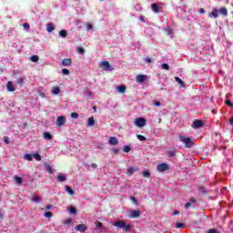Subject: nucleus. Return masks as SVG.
Returning <instances> with one entry per match:
<instances>
[{"instance_id": "f257e3e1", "label": "nucleus", "mask_w": 233, "mask_h": 233, "mask_svg": "<svg viewBox=\"0 0 233 233\" xmlns=\"http://www.w3.org/2000/svg\"><path fill=\"white\" fill-rule=\"evenodd\" d=\"M113 227H116L117 228H122L124 232H128V230L132 228V226L127 224L124 220H118L116 222H114Z\"/></svg>"}, {"instance_id": "f03ea898", "label": "nucleus", "mask_w": 233, "mask_h": 233, "mask_svg": "<svg viewBox=\"0 0 233 233\" xmlns=\"http://www.w3.org/2000/svg\"><path fill=\"white\" fill-rule=\"evenodd\" d=\"M179 141H181V143H184L186 148H192V147H194V142L188 137L180 136Z\"/></svg>"}, {"instance_id": "7ed1b4c3", "label": "nucleus", "mask_w": 233, "mask_h": 233, "mask_svg": "<svg viewBox=\"0 0 233 233\" xmlns=\"http://www.w3.org/2000/svg\"><path fill=\"white\" fill-rule=\"evenodd\" d=\"M99 68L105 70L106 72H112L114 67L111 66L110 62L105 60L99 63Z\"/></svg>"}, {"instance_id": "20e7f679", "label": "nucleus", "mask_w": 233, "mask_h": 233, "mask_svg": "<svg viewBox=\"0 0 233 233\" xmlns=\"http://www.w3.org/2000/svg\"><path fill=\"white\" fill-rule=\"evenodd\" d=\"M157 170V172H167V170H170V166L167 163L158 164Z\"/></svg>"}, {"instance_id": "39448f33", "label": "nucleus", "mask_w": 233, "mask_h": 233, "mask_svg": "<svg viewBox=\"0 0 233 233\" xmlns=\"http://www.w3.org/2000/svg\"><path fill=\"white\" fill-rule=\"evenodd\" d=\"M136 127H138L139 128L145 127L147 125V119L143 117H137L135 121Z\"/></svg>"}, {"instance_id": "423d86ee", "label": "nucleus", "mask_w": 233, "mask_h": 233, "mask_svg": "<svg viewBox=\"0 0 233 233\" xmlns=\"http://www.w3.org/2000/svg\"><path fill=\"white\" fill-rule=\"evenodd\" d=\"M66 123V117L65 116H57L56 118V125L57 127H63Z\"/></svg>"}, {"instance_id": "0eeeda50", "label": "nucleus", "mask_w": 233, "mask_h": 233, "mask_svg": "<svg viewBox=\"0 0 233 233\" xmlns=\"http://www.w3.org/2000/svg\"><path fill=\"white\" fill-rule=\"evenodd\" d=\"M88 227H86V225L85 224H79L77 226L75 227V230H76V232H86Z\"/></svg>"}, {"instance_id": "6e6552de", "label": "nucleus", "mask_w": 233, "mask_h": 233, "mask_svg": "<svg viewBox=\"0 0 233 233\" xmlns=\"http://www.w3.org/2000/svg\"><path fill=\"white\" fill-rule=\"evenodd\" d=\"M205 126L203 120H194L192 124V128H201Z\"/></svg>"}, {"instance_id": "1a4fd4ad", "label": "nucleus", "mask_w": 233, "mask_h": 233, "mask_svg": "<svg viewBox=\"0 0 233 233\" xmlns=\"http://www.w3.org/2000/svg\"><path fill=\"white\" fill-rule=\"evenodd\" d=\"M136 81L138 84L145 83L147 81V75H138L136 76Z\"/></svg>"}, {"instance_id": "9d476101", "label": "nucleus", "mask_w": 233, "mask_h": 233, "mask_svg": "<svg viewBox=\"0 0 233 233\" xmlns=\"http://www.w3.org/2000/svg\"><path fill=\"white\" fill-rule=\"evenodd\" d=\"M140 216H141V211L140 210H132L129 213V218H139Z\"/></svg>"}, {"instance_id": "9b49d317", "label": "nucleus", "mask_w": 233, "mask_h": 233, "mask_svg": "<svg viewBox=\"0 0 233 233\" xmlns=\"http://www.w3.org/2000/svg\"><path fill=\"white\" fill-rule=\"evenodd\" d=\"M5 86L8 92H15V89L14 87V83H12V81H8Z\"/></svg>"}, {"instance_id": "f8f14e48", "label": "nucleus", "mask_w": 233, "mask_h": 233, "mask_svg": "<svg viewBox=\"0 0 233 233\" xmlns=\"http://www.w3.org/2000/svg\"><path fill=\"white\" fill-rule=\"evenodd\" d=\"M108 144L112 146L119 145V140L116 137H109Z\"/></svg>"}, {"instance_id": "ddd939ff", "label": "nucleus", "mask_w": 233, "mask_h": 233, "mask_svg": "<svg viewBox=\"0 0 233 233\" xmlns=\"http://www.w3.org/2000/svg\"><path fill=\"white\" fill-rule=\"evenodd\" d=\"M212 15L215 19H218V17H219V10L213 9L212 12L209 13V17H212Z\"/></svg>"}, {"instance_id": "4468645a", "label": "nucleus", "mask_w": 233, "mask_h": 233, "mask_svg": "<svg viewBox=\"0 0 233 233\" xmlns=\"http://www.w3.org/2000/svg\"><path fill=\"white\" fill-rule=\"evenodd\" d=\"M151 10L152 12H154L155 14H159V5L154 3L151 5Z\"/></svg>"}, {"instance_id": "2eb2a0df", "label": "nucleus", "mask_w": 233, "mask_h": 233, "mask_svg": "<svg viewBox=\"0 0 233 233\" xmlns=\"http://www.w3.org/2000/svg\"><path fill=\"white\" fill-rule=\"evenodd\" d=\"M63 66H70L72 65V59L70 58H65L62 60Z\"/></svg>"}, {"instance_id": "dca6fc26", "label": "nucleus", "mask_w": 233, "mask_h": 233, "mask_svg": "<svg viewBox=\"0 0 233 233\" xmlns=\"http://www.w3.org/2000/svg\"><path fill=\"white\" fill-rule=\"evenodd\" d=\"M192 203H196V198H191L189 200V202H187L184 206V208H186V210H188V208H190V207H192Z\"/></svg>"}, {"instance_id": "f3484780", "label": "nucleus", "mask_w": 233, "mask_h": 233, "mask_svg": "<svg viewBox=\"0 0 233 233\" xmlns=\"http://www.w3.org/2000/svg\"><path fill=\"white\" fill-rule=\"evenodd\" d=\"M116 90L119 94H125L127 92V86H119L116 87Z\"/></svg>"}, {"instance_id": "a211bd4d", "label": "nucleus", "mask_w": 233, "mask_h": 233, "mask_svg": "<svg viewBox=\"0 0 233 233\" xmlns=\"http://www.w3.org/2000/svg\"><path fill=\"white\" fill-rule=\"evenodd\" d=\"M15 83H16L17 85H19L20 86H23L25 85V78L22 77V76H18V77L16 78Z\"/></svg>"}, {"instance_id": "6ab92c4d", "label": "nucleus", "mask_w": 233, "mask_h": 233, "mask_svg": "<svg viewBox=\"0 0 233 233\" xmlns=\"http://www.w3.org/2000/svg\"><path fill=\"white\" fill-rule=\"evenodd\" d=\"M219 14H221V15H228V10L227 9V7H222L218 10Z\"/></svg>"}, {"instance_id": "aec40b11", "label": "nucleus", "mask_w": 233, "mask_h": 233, "mask_svg": "<svg viewBox=\"0 0 233 233\" xmlns=\"http://www.w3.org/2000/svg\"><path fill=\"white\" fill-rule=\"evenodd\" d=\"M175 81L180 85V86H182V88H185V82H183V80H181V78H179V76H176L175 77Z\"/></svg>"}, {"instance_id": "412c9836", "label": "nucleus", "mask_w": 233, "mask_h": 233, "mask_svg": "<svg viewBox=\"0 0 233 233\" xmlns=\"http://www.w3.org/2000/svg\"><path fill=\"white\" fill-rule=\"evenodd\" d=\"M94 125H96V120L91 116L87 119V127H94Z\"/></svg>"}, {"instance_id": "4be33fe9", "label": "nucleus", "mask_w": 233, "mask_h": 233, "mask_svg": "<svg viewBox=\"0 0 233 233\" xmlns=\"http://www.w3.org/2000/svg\"><path fill=\"white\" fill-rule=\"evenodd\" d=\"M14 179H15L16 185H23V178L21 177L15 176Z\"/></svg>"}, {"instance_id": "5701e85b", "label": "nucleus", "mask_w": 233, "mask_h": 233, "mask_svg": "<svg viewBox=\"0 0 233 233\" xmlns=\"http://www.w3.org/2000/svg\"><path fill=\"white\" fill-rule=\"evenodd\" d=\"M44 167L46 170V172H48L49 174H52L53 171H52V166H50V164L48 163H44Z\"/></svg>"}, {"instance_id": "b1692460", "label": "nucleus", "mask_w": 233, "mask_h": 233, "mask_svg": "<svg viewBox=\"0 0 233 233\" xmlns=\"http://www.w3.org/2000/svg\"><path fill=\"white\" fill-rule=\"evenodd\" d=\"M56 181H58V183H63V182L66 181V177H65L63 175H59L56 177Z\"/></svg>"}, {"instance_id": "393cba45", "label": "nucleus", "mask_w": 233, "mask_h": 233, "mask_svg": "<svg viewBox=\"0 0 233 233\" xmlns=\"http://www.w3.org/2000/svg\"><path fill=\"white\" fill-rule=\"evenodd\" d=\"M59 92H61V88L55 86L53 87L51 93L53 94V96H57V94H59Z\"/></svg>"}, {"instance_id": "a878e982", "label": "nucleus", "mask_w": 233, "mask_h": 233, "mask_svg": "<svg viewBox=\"0 0 233 233\" xmlns=\"http://www.w3.org/2000/svg\"><path fill=\"white\" fill-rule=\"evenodd\" d=\"M43 137L44 139H46V141H50V139H52V135L48 132H45L43 134Z\"/></svg>"}, {"instance_id": "bb28decb", "label": "nucleus", "mask_w": 233, "mask_h": 233, "mask_svg": "<svg viewBox=\"0 0 233 233\" xmlns=\"http://www.w3.org/2000/svg\"><path fill=\"white\" fill-rule=\"evenodd\" d=\"M54 30H56V26H54V24H48L47 32L50 34L51 32H54Z\"/></svg>"}, {"instance_id": "cd10ccee", "label": "nucleus", "mask_w": 233, "mask_h": 233, "mask_svg": "<svg viewBox=\"0 0 233 233\" xmlns=\"http://www.w3.org/2000/svg\"><path fill=\"white\" fill-rule=\"evenodd\" d=\"M134 172H136V168H134V167H128L127 168V176H132V174H134Z\"/></svg>"}, {"instance_id": "c85d7f7f", "label": "nucleus", "mask_w": 233, "mask_h": 233, "mask_svg": "<svg viewBox=\"0 0 233 233\" xmlns=\"http://www.w3.org/2000/svg\"><path fill=\"white\" fill-rule=\"evenodd\" d=\"M30 61H32L33 63H37V61H39V56L35 55V56H31Z\"/></svg>"}, {"instance_id": "c756f323", "label": "nucleus", "mask_w": 233, "mask_h": 233, "mask_svg": "<svg viewBox=\"0 0 233 233\" xmlns=\"http://www.w3.org/2000/svg\"><path fill=\"white\" fill-rule=\"evenodd\" d=\"M32 157H34V155L25 154L24 156V159H25L26 161H32Z\"/></svg>"}, {"instance_id": "7c9ffc66", "label": "nucleus", "mask_w": 233, "mask_h": 233, "mask_svg": "<svg viewBox=\"0 0 233 233\" xmlns=\"http://www.w3.org/2000/svg\"><path fill=\"white\" fill-rule=\"evenodd\" d=\"M66 190L69 194V196H73L74 195V189H72V187L67 186V187H66Z\"/></svg>"}, {"instance_id": "2f4dec72", "label": "nucleus", "mask_w": 233, "mask_h": 233, "mask_svg": "<svg viewBox=\"0 0 233 233\" xmlns=\"http://www.w3.org/2000/svg\"><path fill=\"white\" fill-rule=\"evenodd\" d=\"M59 35L60 37H66V35H68V33L66 32V30H61L59 32Z\"/></svg>"}, {"instance_id": "473e14b6", "label": "nucleus", "mask_w": 233, "mask_h": 233, "mask_svg": "<svg viewBox=\"0 0 233 233\" xmlns=\"http://www.w3.org/2000/svg\"><path fill=\"white\" fill-rule=\"evenodd\" d=\"M167 155L168 156V157H175L176 151L169 150L167 152Z\"/></svg>"}, {"instance_id": "72a5a7b5", "label": "nucleus", "mask_w": 233, "mask_h": 233, "mask_svg": "<svg viewBox=\"0 0 233 233\" xmlns=\"http://www.w3.org/2000/svg\"><path fill=\"white\" fill-rule=\"evenodd\" d=\"M32 201H35V203H41V198L37 196L33 197Z\"/></svg>"}, {"instance_id": "f704fd0d", "label": "nucleus", "mask_w": 233, "mask_h": 233, "mask_svg": "<svg viewBox=\"0 0 233 233\" xmlns=\"http://www.w3.org/2000/svg\"><path fill=\"white\" fill-rule=\"evenodd\" d=\"M33 157H35V161H41V155H39L38 153L34 154Z\"/></svg>"}, {"instance_id": "c9c22d12", "label": "nucleus", "mask_w": 233, "mask_h": 233, "mask_svg": "<svg viewBox=\"0 0 233 233\" xmlns=\"http://www.w3.org/2000/svg\"><path fill=\"white\" fill-rule=\"evenodd\" d=\"M143 177H150V172L148 170H146L142 172Z\"/></svg>"}, {"instance_id": "e433bc0d", "label": "nucleus", "mask_w": 233, "mask_h": 233, "mask_svg": "<svg viewBox=\"0 0 233 233\" xmlns=\"http://www.w3.org/2000/svg\"><path fill=\"white\" fill-rule=\"evenodd\" d=\"M137 137L139 139V141H147V137H145L143 135H137Z\"/></svg>"}, {"instance_id": "4c0bfd02", "label": "nucleus", "mask_w": 233, "mask_h": 233, "mask_svg": "<svg viewBox=\"0 0 233 233\" xmlns=\"http://www.w3.org/2000/svg\"><path fill=\"white\" fill-rule=\"evenodd\" d=\"M71 117L73 119H78L79 118V114H77L76 112H73V113H71Z\"/></svg>"}, {"instance_id": "58836bf2", "label": "nucleus", "mask_w": 233, "mask_h": 233, "mask_svg": "<svg viewBox=\"0 0 233 233\" xmlns=\"http://www.w3.org/2000/svg\"><path fill=\"white\" fill-rule=\"evenodd\" d=\"M62 74L64 76H68V75H70V70L64 68V69H62Z\"/></svg>"}, {"instance_id": "ea45409f", "label": "nucleus", "mask_w": 233, "mask_h": 233, "mask_svg": "<svg viewBox=\"0 0 233 233\" xmlns=\"http://www.w3.org/2000/svg\"><path fill=\"white\" fill-rule=\"evenodd\" d=\"M176 228H184L185 224L183 223H177L175 224Z\"/></svg>"}, {"instance_id": "a19ab883", "label": "nucleus", "mask_w": 233, "mask_h": 233, "mask_svg": "<svg viewBox=\"0 0 233 233\" xmlns=\"http://www.w3.org/2000/svg\"><path fill=\"white\" fill-rule=\"evenodd\" d=\"M69 212L71 214H77V209H76V208L72 207L69 208Z\"/></svg>"}, {"instance_id": "79ce46f5", "label": "nucleus", "mask_w": 233, "mask_h": 233, "mask_svg": "<svg viewBox=\"0 0 233 233\" xmlns=\"http://www.w3.org/2000/svg\"><path fill=\"white\" fill-rule=\"evenodd\" d=\"M95 225H96V227H97V228H103V223H101L99 221H96Z\"/></svg>"}, {"instance_id": "37998d69", "label": "nucleus", "mask_w": 233, "mask_h": 233, "mask_svg": "<svg viewBox=\"0 0 233 233\" xmlns=\"http://www.w3.org/2000/svg\"><path fill=\"white\" fill-rule=\"evenodd\" d=\"M44 216H45L46 218H47L48 219H50V218H52L53 214H52V212H46V213L44 214Z\"/></svg>"}, {"instance_id": "c03bdc74", "label": "nucleus", "mask_w": 233, "mask_h": 233, "mask_svg": "<svg viewBox=\"0 0 233 233\" xmlns=\"http://www.w3.org/2000/svg\"><path fill=\"white\" fill-rule=\"evenodd\" d=\"M162 68L164 70H170V66H168V64H162Z\"/></svg>"}, {"instance_id": "a18cd8bd", "label": "nucleus", "mask_w": 233, "mask_h": 233, "mask_svg": "<svg viewBox=\"0 0 233 233\" xmlns=\"http://www.w3.org/2000/svg\"><path fill=\"white\" fill-rule=\"evenodd\" d=\"M65 225H72V218H67L64 221Z\"/></svg>"}, {"instance_id": "49530a36", "label": "nucleus", "mask_w": 233, "mask_h": 233, "mask_svg": "<svg viewBox=\"0 0 233 233\" xmlns=\"http://www.w3.org/2000/svg\"><path fill=\"white\" fill-rule=\"evenodd\" d=\"M123 150L126 152V153H128L130 152V146H125Z\"/></svg>"}, {"instance_id": "de8ad7c7", "label": "nucleus", "mask_w": 233, "mask_h": 233, "mask_svg": "<svg viewBox=\"0 0 233 233\" xmlns=\"http://www.w3.org/2000/svg\"><path fill=\"white\" fill-rule=\"evenodd\" d=\"M78 54H85V48L83 47H77Z\"/></svg>"}, {"instance_id": "09e8293b", "label": "nucleus", "mask_w": 233, "mask_h": 233, "mask_svg": "<svg viewBox=\"0 0 233 233\" xmlns=\"http://www.w3.org/2000/svg\"><path fill=\"white\" fill-rule=\"evenodd\" d=\"M208 233H219V231H218V229L216 228H210Z\"/></svg>"}, {"instance_id": "8fccbe9b", "label": "nucleus", "mask_w": 233, "mask_h": 233, "mask_svg": "<svg viewBox=\"0 0 233 233\" xmlns=\"http://www.w3.org/2000/svg\"><path fill=\"white\" fill-rule=\"evenodd\" d=\"M225 103H226V105H228V106H231V107L233 106L232 101H230V100H228V99L226 100Z\"/></svg>"}, {"instance_id": "3c124183", "label": "nucleus", "mask_w": 233, "mask_h": 233, "mask_svg": "<svg viewBox=\"0 0 233 233\" xmlns=\"http://www.w3.org/2000/svg\"><path fill=\"white\" fill-rule=\"evenodd\" d=\"M4 142H5L6 145H10V138H9L8 137H5Z\"/></svg>"}, {"instance_id": "603ef678", "label": "nucleus", "mask_w": 233, "mask_h": 233, "mask_svg": "<svg viewBox=\"0 0 233 233\" xmlns=\"http://www.w3.org/2000/svg\"><path fill=\"white\" fill-rule=\"evenodd\" d=\"M120 149L119 148H113L112 153L113 154H119Z\"/></svg>"}, {"instance_id": "864d4df0", "label": "nucleus", "mask_w": 233, "mask_h": 233, "mask_svg": "<svg viewBox=\"0 0 233 233\" xmlns=\"http://www.w3.org/2000/svg\"><path fill=\"white\" fill-rule=\"evenodd\" d=\"M92 28H94V25H92V24L86 25V30H92Z\"/></svg>"}, {"instance_id": "5fc2aeb1", "label": "nucleus", "mask_w": 233, "mask_h": 233, "mask_svg": "<svg viewBox=\"0 0 233 233\" xmlns=\"http://www.w3.org/2000/svg\"><path fill=\"white\" fill-rule=\"evenodd\" d=\"M25 30H28V28H30V25L28 23H25L23 25Z\"/></svg>"}, {"instance_id": "6e6d98bb", "label": "nucleus", "mask_w": 233, "mask_h": 233, "mask_svg": "<svg viewBox=\"0 0 233 233\" xmlns=\"http://www.w3.org/2000/svg\"><path fill=\"white\" fill-rule=\"evenodd\" d=\"M153 105H154L155 106H159L161 105V102L156 101V102L153 103Z\"/></svg>"}, {"instance_id": "4d7b16f0", "label": "nucleus", "mask_w": 233, "mask_h": 233, "mask_svg": "<svg viewBox=\"0 0 233 233\" xmlns=\"http://www.w3.org/2000/svg\"><path fill=\"white\" fill-rule=\"evenodd\" d=\"M146 62L147 63H152V58H150L149 56L146 57Z\"/></svg>"}, {"instance_id": "13d9d810", "label": "nucleus", "mask_w": 233, "mask_h": 233, "mask_svg": "<svg viewBox=\"0 0 233 233\" xmlns=\"http://www.w3.org/2000/svg\"><path fill=\"white\" fill-rule=\"evenodd\" d=\"M166 32L167 33L168 35H170V34H172V28L166 29Z\"/></svg>"}, {"instance_id": "bf43d9fd", "label": "nucleus", "mask_w": 233, "mask_h": 233, "mask_svg": "<svg viewBox=\"0 0 233 233\" xmlns=\"http://www.w3.org/2000/svg\"><path fill=\"white\" fill-rule=\"evenodd\" d=\"M3 219H5V216L3 215V213H1V210H0V221H3Z\"/></svg>"}, {"instance_id": "052dcab7", "label": "nucleus", "mask_w": 233, "mask_h": 233, "mask_svg": "<svg viewBox=\"0 0 233 233\" xmlns=\"http://www.w3.org/2000/svg\"><path fill=\"white\" fill-rule=\"evenodd\" d=\"M131 201L134 203H137V199L135 197H131Z\"/></svg>"}, {"instance_id": "680f3d73", "label": "nucleus", "mask_w": 233, "mask_h": 233, "mask_svg": "<svg viewBox=\"0 0 233 233\" xmlns=\"http://www.w3.org/2000/svg\"><path fill=\"white\" fill-rule=\"evenodd\" d=\"M91 167H92V168H97V164L92 163V164H91Z\"/></svg>"}, {"instance_id": "e2e57ef3", "label": "nucleus", "mask_w": 233, "mask_h": 233, "mask_svg": "<svg viewBox=\"0 0 233 233\" xmlns=\"http://www.w3.org/2000/svg\"><path fill=\"white\" fill-rule=\"evenodd\" d=\"M140 21H142V23H145V16L144 15H141L140 18H139Z\"/></svg>"}, {"instance_id": "0e129e2a", "label": "nucleus", "mask_w": 233, "mask_h": 233, "mask_svg": "<svg viewBox=\"0 0 233 233\" xmlns=\"http://www.w3.org/2000/svg\"><path fill=\"white\" fill-rule=\"evenodd\" d=\"M52 208V205H47L46 207V210H50Z\"/></svg>"}, {"instance_id": "69168bd1", "label": "nucleus", "mask_w": 233, "mask_h": 233, "mask_svg": "<svg viewBox=\"0 0 233 233\" xmlns=\"http://www.w3.org/2000/svg\"><path fill=\"white\" fill-rule=\"evenodd\" d=\"M198 12H199V14H205V9L200 8Z\"/></svg>"}, {"instance_id": "338daca9", "label": "nucleus", "mask_w": 233, "mask_h": 233, "mask_svg": "<svg viewBox=\"0 0 233 233\" xmlns=\"http://www.w3.org/2000/svg\"><path fill=\"white\" fill-rule=\"evenodd\" d=\"M177 214H179V211L177 210L173 211V216H177Z\"/></svg>"}, {"instance_id": "774afa93", "label": "nucleus", "mask_w": 233, "mask_h": 233, "mask_svg": "<svg viewBox=\"0 0 233 233\" xmlns=\"http://www.w3.org/2000/svg\"><path fill=\"white\" fill-rule=\"evenodd\" d=\"M230 125H233V116L229 120Z\"/></svg>"}]
</instances>
